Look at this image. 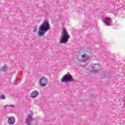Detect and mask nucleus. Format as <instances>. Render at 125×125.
Instances as JSON below:
<instances>
[{"mask_svg": "<svg viewBox=\"0 0 125 125\" xmlns=\"http://www.w3.org/2000/svg\"><path fill=\"white\" fill-rule=\"evenodd\" d=\"M25 121L27 124L30 125V123L33 121V118H32V117H27L26 118Z\"/></svg>", "mask_w": 125, "mask_h": 125, "instance_id": "6e6552de", "label": "nucleus"}, {"mask_svg": "<svg viewBox=\"0 0 125 125\" xmlns=\"http://www.w3.org/2000/svg\"><path fill=\"white\" fill-rule=\"evenodd\" d=\"M7 122L9 125H14L15 123V118L13 116H11L8 118Z\"/></svg>", "mask_w": 125, "mask_h": 125, "instance_id": "39448f33", "label": "nucleus"}, {"mask_svg": "<svg viewBox=\"0 0 125 125\" xmlns=\"http://www.w3.org/2000/svg\"><path fill=\"white\" fill-rule=\"evenodd\" d=\"M86 57V55L85 54H83L82 56V58H85Z\"/></svg>", "mask_w": 125, "mask_h": 125, "instance_id": "f8f14e48", "label": "nucleus"}, {"mask_svg": "<svg viewBox=\"0 0 125 125\" xmlns=\"http://www.w3.org/2000/svg\"><path fill=\"white\" fill-rule=\"evenodd\" d=\"M1 70L3 72H5V71L7 70V66L4 65L3 67L1 68Z\"/></svg>", "mask_w": 125, "mask_h": 125, "instance_id": "1a4fd4ad", "label": "nucleus"}, {"mask_svg": "<svg viewBox=\"0 0 125 125\" xmlns=\"http://www.w3.org/2000/svg\"><path fill=\"white\" fill-rule=\"evenodd\" d=\"M1 99H5V96L3 95H1Z\"/></svg>", "mask_w": 125, "mask_h": 125, "instance_id": "9b49d317", "label": "nucleus"}, {"mask_svg": "<svg viewBox=\"0 0 125 125\" xmlns=\"http://www.w3.org/2000/svg\"><path fill=\"white\" fill-rule=\"evenodd\" d=\"M42 35H43V32H38L37 37L38 38H41V37L42 36Z\"/></svg>", "mask_w": 125, "mask_h": 125, "instance_id": "9d476101", "label": "nucleus"}, {"mask_svg": "<svg viewBox=\"0 0 125 125\" xmlns=\"http://www.w3.org/2000/svg\"><path fill=\"white\" fill-rule=\"evenodd\" d=\"M39 83L42 86H46V85L48 83L47 79L45 77H42V79L39 80Z\"/></svg>", "mask_w": 125, "mask_h": 125, "instance_id": "20e7f679", "label": "nucleus"}, {"mask_svg": "<svg viewBox=\"0 0 125 125\" xmlns=\"http://www.w3.org/2000/svg\"><path fill=\"white\" fill-rule=\"evenodd\" d=\"M72 81L73 79L71 75L65 74L61 78V82L62 83H69Z\"/></svg>", "mask_w": 125, "mask_h": 125, "instance_id": "f03ea898", "label": "nucleus"}, {"mask_svg": "<svg viewBox=\"0 0 125 125\" xmlns=\"http://www.w3.org/2000/svg\"><path fill=\"white\" fill-rule=\"evenodd\" d=\"M33 32H34V33H36V32H37V29H34L33 30Z\"/></svg>", "mask_w": 125, "mask_h": 125, "instance_id": "ddd939ff", "label": "nucleus"}, {"mask_svg": "<svg viewBox=\"0 0 125 125\" xmlns=\"http://www.w3.org/2000/svg\"><path fill=\"white\" fill-rule=\"evenodd\" d=\"M111 21L112 20L109 18H105V20H104V22L108 26H110V25H111Z\"/></svg>", "mask_w": 125, "mask_h": 125, "instance_id": "0eeeda50", "label": "nucleus"}, {"mask_svg": "<svg viewBox=\"0 0 125 125\" xmlns=\"http://www.w3.org/2000/svg\"><path fill=\"white\" fill-rule=\"evenodd\" d=\"M38 95H39V92L37 91H33L30 93L31 98H36Z\"/></svg>", "mask_w": 125, "mask_h": 125, "instance_id": "423d86ee", "label": "nucleus"}, {"mask_svg": "<svg viewBox=\"0 0 125 125\" xmlns=\"http://www.w3.org/2000/svg\"><path fill=\"white\" fill-rule=\"evenodd\" d=\"M49 29V24L47 21H44V23L39 27V31H44L47 32V30Z\"/></svg>", "mask_w": 125, "mask_h": 125, "instance_id": "7ed1b4c3", "label": "nucleus"}, {"mask_svg": "<svg viewBox=\"0 0 125 125\" xmlns=\"http://www.w3.org/2000/svg\"><path fill=\"white\" fill-rule=\"evenodd\" d=\"M10 107H12V108H13V107H14V105H10Z\"/></svg>", "mask_w": 125, "mask_h": 125, "instance_id": "4468645a", "label": "nucleus"}, {"mask_svg": "<svg viewBox=\"0 0 125 125\" xmlns=\"http://www.w3.org/2000/svg\"><path fill=\"white\" fill-rule=\"evenodd\" d=\"M69 39H70V36H69L68 32H67V30L65 28L62 29V35L59 42L60 43H66Z\"/></svg>", "mask_w": 125, "mask_h": 125, "instance_id": "f257e3e1", "label": "nucleus"}]
</instances>
